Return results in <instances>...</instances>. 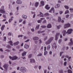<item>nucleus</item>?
<instances>
[{"mask_svg":"<svg viewBox=\"0 0 73 73\" xmlns=\"http://www.w3.org/2000/svg\"><path fill=\"white\" fill-rule=\"evenodd\" d=\"M11 34L10 33H9L8 34V36H11Z\"/></svg>","mask_w":73,"mask_h":73,"instance_id":"nucleus-52","label":"nucleus"},{"mask_svg":"<svg viewBox=\"0 0 73 73\" xmlns=\"http://www.w3.org/2000/svg\"><path fill=\"white\" fill-rule=\"evenodd\" d=\"M59 72L60 73H63V72L62 70H59Z\"/></svg>","mask_w":73,"mask_h":73,"instance_id":"nucleus-41","label":"nucleus"},{"mask_svg":"<svg viewBox=\"0 0 73 73\" xmlns=\"http://www.w3.org/2000/svg\"><path fill=\"white\" fill-rule=\"evenodd\" d=\"M31 31H32V32H34V31H35V30H34V29H31Z\"/></svg>","mask_w":73,"mask_h":73,"instance_id":"nucleus-57","label":"nucleus"},{"mask_svg":"<svg viewBox=\"0 0 73 73\" xmlns=\"http://www.w3.org/2000/svg\"><path fill=\"white\" fill-rule=\"evenodd\" d=\"M61 20V17H58V22H60Z\"/></svg>","mask_w":73,"mask_h":73,"instance_id":"nucleus-19","label":"nucleus"},{"mask_svg":"<svg viewBox=\"0 0 73 73\" xmlns=\"http://www.w3.org/2000/svg\"><path fill=\"white\" fill-rule=\"evenodd\" d=\"M17 70H19V69H20V67H18L17 68Z\"/></svg>","mask_w":73,"mask_h":73,"instance_id":"nucleus-63","label":"nucleus"},{"mask_svg":"<svg viewBox=\"0 0 73 73\" xmlns=\"http://www.w3.org/2000/svg\"><path fill=\"white\" fill-rule=\"evenodd\" d=\"M5 27V25H3L2 26L1 28V31H3V30H4V28Z\"/></svg>","mask_w":73,"mask_h":73,"instance_id":"nucleus-27","label":"nucleus"},{"mask_svg":"<svg viewBox=\"0 0 73 73\" xmlns=\"http://www.w3.org/2000/svg\"><path fill=\"white\" fill-rule=\"evenodd\" d=\"M25 48H26V49H27V48H29V46L27 44H25L24 46Z\"/></svg>","mask_w":73,"mask_h":73,"instance_id":"nucleus-16","label":"nucleus"},{"mask_svg":"<svg viewBox=\"0 0 73 73\" xmlns=\"http://www.w3.org/2000/svg\"><path fill=\"white\" fill-rule=\"evenodd\" d=\"M33 39L34 40H37L38 39V38L37 37H34L33 38Z\"/></svg>","mask_w":73,"mask_h":73,"instance_id":"nucleus-24","label":"nucleus"},{"mask_svg":"<svg viewBox=\"0 0 73 73\" xmlns=\"http://www.w3.org/2000/svg\"><path fill=\"white\" fill-rule=\"evenodd\" d=\"M50 48V45H48L47 47V49H49Z\"/></svg>","mask_w":73,"mask_h":73,"instance_id":"nucleus-36","label":"nucleus"},{"mask_svg":"<svg viewBox=\"0 0 73 73\" xmlns=\"http://www.w3.org/2000/svg\"><path fill=\"white\" fill-rule=\"evenodd\" d=\"M70 11L71 12H73V9H70Z\"/></svg>","mask_w":73,"mask_h":73,"instance_id":"nucleus-40","label":"nucleus"},{"mask_svg":"<svg viewBox=\"0 0 73 73\" xmlns=\"http://www.w3.org/2000/svg\"><path fill=\"white\" fill-rule=\"evenodd\" d=\"M9 58L10 59H11L12 60H16L18 58V57L16 56H15L13 57H11V56H10Z\"/></svg>","mask_w":73,"mask_h":73,"instance_id":"nucleus-3","label":"nucleus"},{"mask_svg":"<svg viewBox=\"0 0 73 73\" xmlns=\"http://www.w3.org/2000/svg\"><path fill=\"white\" fill-rule=\"evenodd\" d=\"M70 42H70L68 44V45H70V46H71L73 45V41L72 40V39L71 38L70 40Z\"/></svg>","mask_w":73,"mask_h":73,"instance_id":"nucleus-10","label":"nucleus"},{"mask_svg":"<svg viewBox=\"0 0 73 73\" xmlns=\"http://www.w3.org/2000/svg\"><path fill=\"white\" fill-rule=\"evenodd\" d=\"M60 35V33H57L56 36H55V40H57V39H58V36Z\"/></svg>","mask_w":73,"mask_h":73,"instance_id":"nucleus-9","label":"nucleus"},{"mask_svg":"<svg viewBox=\"0 0 73 73\" xmlns=\"http://www.w3.org/2000/svg\"><path fill=\"white\" fill-rule=\"evenodd\" d=\"M41 28H46V26H41Z\"/></svg>","mask_w":73,"mask_h":73,"instance_id":"nucleus-35","label":"nucleus"},{"mask_svg":"<svg viewBox=\"0 0 73 73\" xmlns=\"http://www.w3.org/2000/svg\"><path fill=\"white\" fill-rule=\"evenodd\" d=\"M69 27H70V24H69V23L66 24L64 26V28H66Z\"/></svg>","mask_w":73,"mask_h":73,"instance_id":"nucleus-7","label":"nucleus"},{"mask_svg":"<svg viewBox=\"0 0 73 73\" xmlns=\"http://www.w3.org/2000/svg\"><path fill=\"white\" fill-rule=\"evenodd\" d=\"M19 42H17L15 43H14V46H16V45H18V44H19Z\"/></svg>","mask_w":73,"mask_h":73,"instance_id":"nucleus-23","label":"nucleus"},{"mask_svg":"<svg viewBox=\"0 0 73 73\" xmlns=\"http://www.w3.org/2000/svg\"><path fill=\"white\" fill-rule=\"evenodd\" d=\"M53 47H54L55 49L57 48V45H56V44L55 43H54L53 44Z\"/></svg>","mask_w":73,"mask_h":73,"instance_id":"nucleus-21","label":"nucleus"},{"mask_svg":"<svg viewBox=\"0 0 73 73\" xmlns=\"http://www.w3.org/2000/svg\"><path fill=\"white\" fill-rule=\"evenodd\" d=\"M52 52L51 51H50L49 52V54H50V55H52Z\"/></svg>","mask_w":73,"mask_h":73,"instance_id":"nucleus-60","label":"nucleus"},{"mask_svg":"<svg viewBox=\"0 0 73 73\" xmlns=\"http://www.w3.org/2000/svg\"><path fill=\"white\" fill-rule=\"evenodd\" d=\"M27 53V52H23L22 54V56H25L26 55V54Z\"/></svg>","mask_w":73,"mask_h":73,"instance_id":"nucleus-20","label":"nucleus"},{"mask_svg":"<svg viewBox=\"0 0 73 73\" xmlns=\"http://www.w3.org/2000/svg\"><path fill=\"white\" fill-rule=\"evenodd\" d=\"M39 44H41V42H42V41H41V39H40L39 40Z\"/></svg>","mask_w":73,"mask_h":73,"instance_id":"nucleus-51","label":"nucleus"},{"mask_svg":"<svg viewBox=\"0 0 73 73\" xmlns=\"http://www.w3.org/2000/svg\"><path fill=\"white\" fill-rule=\"evenodd\" d=\"M64 66H66V62H65L64 63Z\"/></svg>","mask_w":73,"mask_h":73,"instance_id":"nucleus-42","label":"nucleus"},{"mask_svg":"<svg viewBox=\"0 0 73 73\" xmlns=\"http://www.w3.org/2000/svg\"><path fill=\"white\" fill-rule=\"evenodd\" d=\"M49 12L50 13H54V8L53 7H52L51 9L49 11Z\"/></svg>","mask_w":73,"mask_h":73,"instance_id":"nucleus-8","label":"nucleus"},{"mask_svg":"<svg viewBox=\"0 0 73 73\" xmlns=\"http://www.w3.org/2000/svg\"><path fill=\"white\" fill-rule=\"evenodd\" d=\"M7 47L9 48H11V47L9 45H7Z\"/></svg>","mask_w":73,"mask_h":73,"instance_id":"nucleus-34","label":"nucleus"},{"mask_svg":"<svg viewBox=\"0 0 73 73\" xmlns=\"http://www.w3.org/2000/svg\"><path fill=\"white\" fill-rule=\"evenodd\" d=\"M45 31H42L41 32L40 31H38V33H44V32Z\"/></svg>","mask_w":73,"mask_h":73,"instance_id":"nucleus-28","label":"nucleus"},{"mask_svg":"<svg viewBox=\"0 0 73 73\" xmlns=\"http://www.w3.org/2000/svg\"><path fill=\"white\" fill-rule=\"evenodd\" d=\"M69 13V11L68 10H67L65 11V14H67V13Z\"/></svg>","mask_w":73,"mask_h":73,"instance_id":"nucleus-33","label":"nucleus"},{"mask_svg":"<svg viewBox=\"0 0 73 73\" xmlns=\"http://www.w3.org/2000/svg\"><path fill=\"white\" fill-rule=\"evenodd\" d=\"M48 6V5H47L46 6L45 8L46 9H50V7H49Z\"/></svg>","mask_w":73,"mask_h":73,"instance_id":"nucleus-18","label":"nucleus"},{"mask_svg":"<svg viewBox=\"0 0 73 73\" xmlns=\"http://www.w3.org/2000/svg\"><path fill=\"white\" fill-rule=\"evenodd\" d=\"M29 58H31V57H32V54H30L29 56Z\"/></svg>","mask_w":73,"mask_h":73,"instance_id":"nucleus-47","label":"nucleus"},{"mask_svg":"<svg viewBox=\"0 0 73 73\" xmlns=\"http://www.w3.org/2000/svg\"><path fill=\"white\" fill-rule=\"evenodd\" d=\"M39 27H40V25H38V26H36L35 28L36 30H37V29H38L39 28Z\"/></svg>","mask_w":73,"mask_h":73,"instance_id":"nucleus-26","label":"nucleus"},{"mask_svg":"<svg viewBox=\"0 0 73 73\" xmlns=\"http://www.w3.org/2000/svg\"><path fill=\"white\" fill-rule=\"evenodd\" d=\"M40 17H44V15H43V14H42L41 12H40Z\"/></svg>","mask_w":73,"mask_h":73,"instance_id":"nucleus-30","label":"nucleus"},{"mask_svg":"<svg viewBox=\"0 0 73 73\" xmlns=\"http://www.w3.org/2000/svg\"><path fill=\"white\" fill-rule=\"evenodd\" d=\"M64 7L65 8H66V9H69V7L67 6H65Z\"/></svg>","mask_w":73,"mask_h":73,"instance_id":"nucleus-32","label":"nucleus"},{"mask_svg":"<svg viewBox=\"0 0 73 73\" xmlns=\"http://www.w3.org/2000/svg\"><path fill=\"white\" fill-rule=\"evenodd\" d=\"M35 13L34 14V15L33 16V18H34V17H35Z\"/></svg>","mask_w":73,"mask_h":73,"instance_id":"nucleus-64","label":"nucleus"},{"mask_svg":"<svg viewBox=\"0 0 73 73\" xmlns=\"http://www.w3.org/2000/svg\"><path fill=\"white\" fill-rule=\"evenodd\" d=\"M46 23V20H45L43 21V24H45V23Z\"/></svg>","mask_w":73,"mask_h":73,"instance_id":"nucleus-44","label":"nucleus"},{"mask_svg":"<svg viewBox=\"0 0 73 73\" xmlns=\"http://www.w3.org/2000/svg\"><path fill=\"white\" fill-rule=\"evenodd\" d=\"M20 70L21 71V72H23V73H24L26 72L25 68L24 67H22L21 68Z\"/></svg>","mask_w":73,"mask_h":73,"instance_id":"nucleus-4","label":"nucleus"},{"mask_svg":"<svg viewBox=\"0 0 73 73\" xmlns=\"http://www.w3.org/2000/svg\"><path fill=\"white\" fill-rule=\"evenodd\" d=\"M23 37V35H19L18 36V37Z\"/></svg>","mask_w":73,"mask_h":73,"instance_id":"nucleus-49","label":"nucleus"},{"mask_svg":"<svg viewBox=\"0 0 73 73\" xmlns=\"http://www.w3.org/2000/svg\"><path fill=\"white\" fill-rule=\"evenodd\" d=\"M47 51H45L44 53V55H46V54H47Z\"/></svg>","mask_w":73,"mask_h":73,"instance_id":"nucleus-37","label":"nucleus"},{"mask_svg":"<svg viewBox=\"0 0 73 73\" xmlns=\"http://www.w3.org/2000/svg\"><path fill=\"white\" fill-rule=\"evenodd\" d=\"M64 52H60V56H61L62 53H63Z\"/></svg>","mask_w":73,"mask_h":73,"instance_id":"nucleus-43","label":"nucleus"},{"mask_svg":"<svg viewBox=\"0 0 73 73\" xmlns=\"http://www.w3.org/2000/svg\"><path fill=\"white\" fill-rule=\"evenodd\" d=\"M38 4H39L38 2H36L35 4V6L36 7H37L38 5Z\"/></svg>","mask_w":73,"mask_h":73,"instance_id":"nucleus-29","label":"nucleus"},{"mask_svg":"<svg viewBox=\"0 0 73 73\" xmlns=\"http://www.w3.org/2000/svg\"><path fill=\"white\" fill-rule=\"evenodd\" d=\"M68 73H72V71L70 70H68Z\"/></svg>","mask_w":73,"mask_h":73,"instance_id":"nucleus-31","label":"nucleus"},{"mask_svg":"<svg viewBox=\"0 0 73 73\" xmlns=\"http://www.w3.org/2000/svg\"><path fill=\"white\" fill-rule=\"evenodd\" d=\"M60 27H61V25H59V26H57V29H59Z\"/></svg>","mask_w":73,"mask_h":73,"instance_id":"nucleus-38","label":"nucleus"},{"mask_svg":"<svg viewBox=\"0 0 73 73\" xmlns=\"http://www.w3.org/2000/svg\"><path fill=\"white\" fill-rule=\"evenodd\" d=\"M22 21H23L22 19H20L19 21V23H21V22H22Z\"/></svg>","mask_w":73,"mask_h":73,"instance_id":"nucleus-61","label":"nucleus"},{"mask_svg":"<svg viewBox=\"0 0 73 73\" xmlns=\"http://www.w3.org/2000/svg\"><path fill=\"white\" fill-rule=\"evenodd\" d=\"M69 15H67L66 16V18H68V17H69Z\"/></svg>","mask_w":73,"mask_h":73,"instance_id":"nucleus-55","label":"nucleus"},{"mask_svg":"<svg viewBox=\"0 0 73 73\" xmlns=\"http://www.w3.org/2000/svg\"><path fill=\"white\" fill-rule=\"evenodd\" d=\"M3 67L4 68H5V69L7 70L8 69V64H5L3 66Z\"/></svg>","mask_w":73,"mask_h":73,"instance_id":"nucleus-5","label":"nucleus"},{"mask_svg":"<svg viewBox=\"0 0 73 73\" xmlns=\"http://www.w3.org/2000/svg\"><path fill=\"white\" fill-rule=\"evenodd\" d=\"M8 43L10 44V45H11V46H13V42H12L11 41H9Z\"/></svg>","mask_w":73,"mask_h":73,"instance_id":"nucleus-17","label":"nucleus"},{"mask_svg":"<svg viewBox=\"0 0 73 73\" xmlns=\"http://www.w3.org/2000/svg\"><path fill=\"white\" fill-rule=\"evenodd\" d=\"M41 21V20H39L37 21V22L38 23H40Z\"/></svg>","mask_w":73,"mask_h":73,"instance_id":"nucleus-46","label":"nucleus"},{"mask_svg":"<svg viewBox=\"0 0 73 73\" xmlns=\"http://www.w3.org/2000/svg\"><path fill=\"white\" fill-rule=\"evenodd\" d=\"M23 24H25V21H23Z\"/></svg>","mask_w":73,"mask_h":73,"instance_id":"nucleus-54","label":"nucleus"},{"mask_svg":"<svg viewBox=\"0 0 73 73\" xmlns=\"http://www.w3.org/2000/svg\"><path fill=\"white\" fill-rule=\"evenodd\" d=\"M45 15L46 16H48V15H49V14L48 13H46L45 14Z\"/></svg>","mask_w":73,"mask_h":73,"instance_id":"nucleus-59","label":"nucleus"},{"mask_svg":"<svg viewBox=\"0 0 73 73\" xmlns=\"http://www.w3.org/2000/svg\"><path fill=\"white\" fill-rule=\"evenodd\" d=\"M13 17H11V19H10L9 20V23H11V21H12V20H13Z\"/></svg>","mask_w":73,"mask_h":73,"instance_id":"nucleus-14","label":"nucleus"},{"mask_svg":"<svg viewBox=\"0 0 73 73\" xmlns=\"http://www.w3.org/2000/svg\"><path fill=\"white\" fill-rule=\"evenodd\" d=\"M4 6H2L1 7V9H0V12L1 13H5V11L4 10Z\"/></svg>","mask_w":73,"mask_h":73,"instance_id":"nucleus-2","label":"nucleus"},{"mask_svg":"<svg viewBox=\"0 0 73 73\" xmlns=\"http://www.w3.org/2000/svg\"><path fill=\"white\" fill-rule=\"evenodd\" d=\"M30 62L35 63V60L33 59H30Z\"/></svg>","mask_w":73,"mask_h":73,"instance_id":"nucleus-12","label":"nucleus"},{"mask_svg":"<svg viewBox=\"0 0 73 73\" xmlns=\"http://www.w3.org/2000/svg\"><path fill=\"white\" fill-rule=\"evenodd\" d=\"M47 27L48 28H50L52 27V25L51 24H49L47 25Z\"/></svg>","mask_w":73,"mask_h":73,"instance_id":"nucleus-13","label":"nucleus"},{"mask_svg":"<svg viewBox=\"0 0 73 73\" xmlns=\"http://www.w3.org/2000/svg\"><path fill=\"white\" fill-rule=\"evenodd\" d=\"M62 41V40L61 39L59 40L58 41L59 43H61V42Z\"/></svg>","mask_w":73,"mask_h":73,"instance_id":"nucleus-48","label":"nucleus"},{"mask_svg":"<svg viewBox=\"0 0 73 73\" xmlns=\"http://www.w3.org/2000/svg\"><path fill=\"white\" fill-rule=\"evenodd\" d=\"M42 56V54H40L37 55V56Z\"/></svg>","mask_w":73,"mask_h":73,"instance_id":"nucleus-45","label":"nucleus"},{"mask_svg":"<svg viewBox=\"0 0 73 73\" xmlns=\"http://www.w3.org/2000/svg\"><path fill=\"white\" fill-rule=\"evenodd\" d=\"M16 3L17 4H21L22 3V2L21 1L19 0L17 1Z\"/></svg>","mask_w":73,"mask_h":73,"instance_id":"nucleus-11","label":"nucleus"},{"mask_svg":"<svg viewBox=\"0 0 73 73\" xmlns=\"http://www.w3.org/2000/svg\"><path fill=\"white\" fill-rule=\"evenodd\" d=\"M40 4L42 6H43V5H44V1H41L40 2Z\"/></svg>","mask_w":73,"mask_h":73,"instance_id":"nucleus-25","label":"nucleus"},{"mask_svg":"<svg viewBox=\"0 0 73 73\" xmlns=\"http://www.w3.org/2000/svg\"><path fill=\"white\" fill-rule=\"evenodd\" d=\"M6 38H7L6 37H4V39H3L4 41H6Z\"/></svg>","mask_w":73,"mask_h":73,"instance_id":"nucleus-53","label":"nucleus"},{"mask_svg":"<svg viewBox=\"0 0 73 73\" xmlns=\"http://www.w3.org/2000/svg\"><path fill=\"white\" fill-rule=\"evenodd\" d=\"M39 69H40L41 68V66H39L38 67Z\"/></svg>","mask_w":73,"mask_h":73,"instance_id":"nucleus-62","label":"nucleus"},{"mask_svg":"<svg viewBox=\"0 0 73 73\" xmlns=\"http://www.w3.org/2000/svg\"><path fill=\"white\" fill-rule=\"evenodd\" d=\"M60 13V15H61V14H62V13H63V12H62V11H60L59 12Z\"/></svg>","mask_w":73,"mask_h":73,"instance_id":"nucleus-50","label":"nucleus"},{"mask_svg":"<svg viewBox=\"0 0 73 73\" xmlns=\"http://www.w3.org/2000/svg\"><path fill=\"white\" fill-rule=\"evenodd\" d=\"M3 17H4V18L5 19L6 18V17L5 16V15H4L3 16Z\"/></svg>","mask_w":73,"mask_h":73,"instance_id":"nucleus-58","label":"nucleus"},{"mask_svg":"<svg viewBox=\"0 0 73 73\" xmlns=\"http://www.w3.org/2000/svg\"><path fill=\"white\" fill-rule=\"evenodd\" d=\"M22 17L23 19H27V16L23 15L22 16Z\"/></svg>","mask_w":73,"mask_h":73,"instance_id":"nucleus-22","label":"nucleus"},{"mask_svg":"<svg viewBox=\"0 0 73 73\" xmlns=\"http://www.w3.org/2000/svg\"><path fill=\"white\" fill-rule=\"evenodd\" d=\"M62 33H63V36H65V34L66 33V31L65 30H64L62 32Z\"/></svg>","mask_w":73,"mask_h":73,"instance_id":"nucleus-15","label":"nucleus"},{"mask_svg":"<svg viewBox=\"0 0 73 73\" xmlns=\"http://www.w3.org/2000/svg\"><path fill=\"white\" fill-rule=\"evenodd\" d=\"M47 38H48V37L46 36L44 38V40L45 41V40H46L47 39Z\"/></svg>","mask_w":73,"mask_h":73,"instance_id":"nucleus-39","label":"nucleus"},{"mask_svg":"<svg viewBox=\"0 0 73 73\" xmlns=\"http://www.w3.org/2000/svg\"><path fill=\"white\" fill-rule=\"evenodd\" d=\"M73 31V29H69L68 30L67 32L66 33V34L68 33V34H70L72 33V32Z\"/></svg>","mask_w":73,"mask_h":73,"instance_id":"nucleus-6","label":"nucleus"},{"mask_svg":"<svg viewBox=\"0 0 73 73\" xmlns=\"http://www.w3.org/2000/svg\"><path fill=\"white\" fill-rule=\"evenodd\" d=\"M1 58H4V56L1 55Z\"/></svg>","mask_w":73,"mask_h":73,"instance_id":"nucleus-56","label":"nucleus"},{"mask_svg":"<svg viewBox=\"0 0 73 73\" xmlns=\"http://www.w3.org/2000/svg\"><path fill=\"white\" fill-rule=\"evenodd\" d=\"M53 40V37H51L50 38L49 40H48L46 42V45H48V44H49L51 42H52V41Z\"/></svg>","mask_w":73,"mask_h":73,"instance_id":"nucleus-1","label":"nucleus"}]
</instances>
